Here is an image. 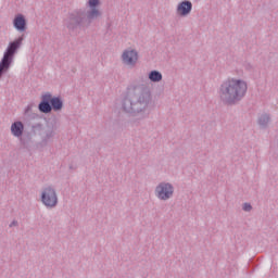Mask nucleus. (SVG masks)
Returning <instances> with one entry per match:
<instances>
[{
  "mask_svg": "<svg viewBox=\"0 0 278 278\" xmlns=\"http://www.w3.org/2000/svg\"><path fill=\"white\" fill-rule=\"evenodd\" d=\"M41 201L46 207H55L58 205V194L51 187L43 189L41 193Z\"/></svg>",
  "mask_w": 278,
  "mask_h": 278,
  "instance_id": "obj_3",
  "label": "nucleus"
},
{
  "mask_svg": "<svg viewBox=\"0 0 278 278\" xmlns=\"http://www.w3.org/2000/svg\"><path fill=\"white\" fill-rule=\"evenodd\" d=\"M23 45V37L17 38L16 40L9 43L7 50L3 53V58L0 61V77L3 73H8L10 71V66L14 60V54Z\"/></svg>",
  "mask_w": 278,
  "mask_h": 278,
  "instance_id": "obj_2",
  "label": "nucleus"
},
{
  "mask_svg": "<svg viewBox=\"0 0 278 278\" xmlns=\"http://www.w3.org/2000/svg\"><path fill=\"white\" fill-rule=\"evenodd\" d=\"M268 121H270V118L268 117V115H263V116L258 119V123H260V125H266V123H268Z\"/></svg>",
  "mask_w": 278,
  "mask_h": 278,
  "instance_id": "obj_14",
  "label": "nucleus"
},
{
  "mask_svg": "<svg viewBox=\"0 0 278 278\" xmlns=\"http://www.w3.org/2000/svg\"><path fill=\"white\" fill-rule=\"evenodd\" d=\"M122 60L124 64H127L128 66H134L136 62H138V52L136 50H125L122 54Z\"/></svg>",
  "mask_w": 278,
  "mask_h": 278,
  "instance_id": "obj_5",
  "label": "nucleus"
},
{
  "mask_svg": "<svg viewBox=\"0 0 278 278\" xmlns=\"http://www.w3.org/2000/svg\"><path fill=\"white\" fill-rule=\"evenodd\" d=\"M192 12V2L182 1L177 7V15L178 16H188Z\"/></svg>",
  "mask_w": 278,
  "mask_h": 278,
  "instance_id": "obj_7",
  "label": "nucleus"
},
{
  "mask_svg": "<svg viewBox=\"0 0 278 278\" xmlns=\"http://www.w3.org/2000/svg\"><path fill=\"white\" fill-rule=\"evenodd\" d=\"M243 210H244V212H251V204L245 203V204L243 205Z\"/></svg>",
  "mask_w": 278,
  "mask_h": 278,
  "instance_id": "obj_15",
  "label": "nucleus"
},
{
  "mask_svg": "<svg viewBox=\"0 0 278 278\" xmlns=\"http://www.w3.org/2000/svg\"><path fill=\"white\" fill-rule=\"evenodd\" d=\"M99 0H89L88 7L90 8V12L87 14V18L89 21H92V18H99L101 16V12H99V9L97 7L99 5Z\"/></svg>",
  "mask_w": 278,
  "mask_h": 278,
  "instance_id": "obj_6",
  "label": "nucleus"
},
{
  "mask_svg": "<svg viewBox=\"0 0 278 278\" xmlns=\"http://www.w3.org/2000/svg\"><path fill=\"white\" fill-rule=\"evenodd\" d=\"M23 129H24V126H23V123L21 122H15L11 126V131L13 136H15L16 138H20V136H23Z\"/></svg>",
  "mask_w": 278,
  "mask_h": 278,
  "instance_id": "obj_10",
  "label": "nucleus"
},
{
  "mask_svg": "<svg viewBox=\"0 0 278 278\" xmlns=\"http://www.w3.org/2000/svg\"><path fill=\"white\" fill-rule=\"evenodd\" d=\"M50 103L53 110H62V100H60L59 98H53L50 96Z\"/></svg>",
  "mask_w": 278,
  "mask_h": 278,
  "instance_id": "obj_12",
  "label": "nucleus"
},
{
  "mask_svg": "<svg viewBox=\"0 0 278 278\" xmlns=\"http://www.w3.org/2000/svg\"><path fill=\"white\" fill-rule=\"evenodd\" d=\"M51 101V94L46 93L42 96V102L39 104L40 112H43V114H49L51 112V104H49Z\"/></svg>",
  "mask_w": 278,
  "mask_h": 278,
  "instance_id": "obj_9",
  "label": "nucleus"
},
{
  "mask_svg": "<svg viewBox=\"0 0 278 278\" xmlns=\"http://www.w3.org/2000/svg\"><path fill=\"white\" fill-rule=\"evenodd\" d=\"M149 79H150V81H154V83L162 81V73H160L157 71H152L149 74Z\"/></svg>",
  "mask_w": 278,
  "mask_h": 278,
  "instance_id": "obj_11",
  "label": "nucleus"
},
{
  "mask_svg": "<svg viewBox=\"0 0 278 278\" xmlns=\"http://www.w3.org/2000/svg\"><path fill=\"white\" fill-rule=\"evenodd\" d=\"M173 185L166 182L160 184L155 190V194L157 199H161V201H167V199H170V197H173Z\"/></svg>",
  "mask_w": 278,
  "mask_h": 278,
  "instance_id": "obj_4",
  "label": "nucleus"
},
{
  "mask_svg": "<svg viewBox=\"0 0 278 278\" xmlns=\"http://www.w3.org/2000/svg\"><path fill=\"white\" fill-rule=\"evenodd\" d=\"M247 83L244 80L231 78L222 85V99L229 103L240 101L247 94Z\"/></svg>",
  "mask_w": 278,
  "mask_h": 278,
  "instance_id": "obj_1",
  "label": "nucleus"
},
{
  "mask_svg": "<svg viewBox=\"0 0 278 278\" xmlns=\"http://www.w3.org/2000/svg\"><path fill=\"white\" fill-rule=\"evenodd\" d=\"M14 225H16V223L13 222V223L11 224V227L14 226Z\"/></svg>",
  "mask_w": 278,
  "mask_h": 278,
  "instance_id": "obj_16",
  "label": "nucleus"
},
{
  "mask_svg": "<svg viewBox=\"0 0 278 278\" xmlns=\"http://www.w3.org/2000/svg\"><path fill=\"white\" fill-rule=\"evenodd\" d=\"M13 26L15 27V29H17V31H25V29H27V20H25V15H15L13 20Z\"/></svg>",
  "mask_w": 278,
  "mask_h": 278,
  "instance_id": "obj_8",
  "label": "nucleus"
},
{
  "mask_svg": "<svg viewBox=\"0 0 278 278\" xmlns=\"http://www.w3.org/2000/svg\"><path fill=\"white\" fill-rule=\"evenodd\" d=\"M72 23H81V15L79 13L72 15Z\"/></svg>",
  "mask_w": 278,
  "mask_h": 278,
  "instance_id": "obj_13",
  "label": "nucleus"
}]
</instances>
